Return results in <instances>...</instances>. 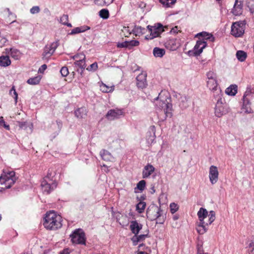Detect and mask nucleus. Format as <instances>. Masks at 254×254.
<instances>
[{
    "mask_svg": "<svg viewBox=\"0 0 254 254\" xmlns=\"http://www.w3.org/2000/svg\"><path fill=\"white\" fill-rule=\"evenodd\" d=\"M99 15L103 19H106L109 17V12L108 9H102L99 11Z\"/></svg>",
    "mask_w": 254,
    "mask_h": 254,
    "instance_id": "obj_38",
    "label": "nucleus"
},
{
    "mask_svg": "<svg viewBox=\"0 0 254 254\" xmlns=\"http://www.w3.org/2000/svg\"><path fill=\"white\" fill-rule=\"evenodd\" d=\"M59 45L58 41L54 42L50 45H46L42 54V59L43 60H48L54 53Z\"/></svg>",
    "mask_w": 254,
    "mask_h": 254,
    "instance_id": "obj_11",
    "label": "nucleus"
},
{
    "mask_svg": "<svg viewBox=\"0 0 254 254\" xmlns=\"http://www.w3.org/2000/svg\"><path fill=\"white\" fill-rule=\"evenodd\" d=\"M157 222L156 223L158 224H163L165 222V218L164 216L162 215L161 217L159 216L158 218L156 219Z\"/></svg>",
    "mask_w": 254,
    "mask_h": 254,
    "instance_id": "obj_54",
    "label": "nucleus"
},
{
    "mask_svg": "<svg viewBox=\"0 0 254 254\" xmlns=\"http://www.w3.org/2000/svg\"><path fill=\"white\" fill-rule=\"evenodd\" d=\"M146 215L151 221L156 220L159 216H162V210L156 205H150L147 208Z\"/></svg>",
    "mask_w": 254,
    "mask_h": 254,
    "instance_id": "obj_9",
    "label": "nucleus"
},
{
    "mask_svg": "<svg viewBox=\"0 0 254 254\" xmlns=\"http://www.w3.org/2000/svg\"><path fill=\"white\" fill-rule=\"evenodd\" d=\"M219 172L216 166L211 165L209 170V178L212 185L216 184L218 180Z\"/></svg>",
    "mask_w": 254,
    "mask_h": 254,
    "instance_id": "obj_13",
    "label": "nucleus"
},
{
    "mask_svg": "<svg viewBox=\"0 0 254 254\" xmlns=\"http://www.w3.org/2000/svg\"><path fill=\"white\" fill-rule=\"evenodd\" d=\"M68 16L66 14H64L60 18V22L64 25H66L69 27H71L72 25L71 23L68 22Z\"/></svg>",
    "mask_w": 254,
    "mask_h": 254,
    "instance_id": "obj_33",
    "label": "nucleus"
},
{
    "mask_svg": "<svg viewBox=\"0 0 254 254\" xmlns=\"http://www.w3.org/2000/svg\"><path fill=\"white\" fill-rule=\"evenodd\" d=\"M0 125L2 126L6 130H9L10 129L9 126L6 125L5 122L4 121V123H1Z\"/></svg>",
    "mask_w": 254,
    "mask_h": 254,
    "instance_id": "obj_58",
    "label": "nucleus"
},
{
    "mask_svg": "<svg viewBox=\"0 0 254 254\" xmlns=\"http://www.w3.org/2000/svg\"><path fill=\"white\" fill-rule=\"evenodd\" d=\"M157 101L156 105L159 108L162 109L166 117H171V111L172 105L171 103V99L168 93L163 94L161 93L156 98Z\"/></svg>",
    "mask_w": 254,
    "mask_h": 254,
    "instance_id": "obj_3",
    "label": "nucleus"
},
{
    "mask_svg": "<svg viewBox=\"0 0 254 254\" xmlns=\"http://www.w3.org/2000/svg\"><path fill=\"white\" fill-rule=\"evenodd\" d=\"M195 36L198 37L199 40L200 39L201 40H204L205 41L209 40L211 42H213L215 39L211 34L204 31L197 33Z\"/></svg>",
    "mask_w": 254,
    "mask_h": 254,
    "instance_id": "obj_20",
    "label": "nucleus"
},
{
    "mask_svg": "<svg viewBox=\"0 0 254 254\" xmlns=\"http://www.w3.org/2000/svg\"><path fill=\"white\" fill-rule=\"evenodd\" d=\"M249 254H254V240H253L249 246Z\"/></svg>",
    "mask_w": 254,
    "mask_h": 254,
    "instance_id": "obj_48",
    "label": "nucleus"
},
{
    "mask_svg": "<svg viewBox=\"0 0 254 254\" xmlns=\"http://www.w3.org/2000/svg\"><path fill=\"white\" fill-rule=\"evenodd\" d=\"M206 80H211L217 79L216 74L213 71H209L206 73Z\"/></svg>",
    "mask_w": 254,
    "mask_h": 254,
    "instance_id": "obj_37",
    "label": "nucleus"
},
{
    "mask_svg": "<svg viewBox=\"0 0 254 254\" xmlns=\"http://www.w3.org/2000/svg\"><path fill=\"white\" fill-rule=\"evenodd\" d=\"M145 181L144 180H141L137 183L136 189H138L140 191H142L144 190V188L145 187ZM135 189L136 188H135Z\"/></svg>",
    "mask_w": 254,
    "mask_h": 254,
    "instance_id": "obj_41",
    "label": "nucleus"
},
{
    "mask_svg": "<svg viewBox=\"0 0 254 254\" xmlns=\"http://www.w3.org/2000/svg\"><path fill=\"white\" fill-rule=\"evenodd\" d=\"M147 28L149 30L150 34L146 36V39L149 40L159 37L164 31L163 25L160 23H157L154 26L148 25Z\"/></svg>",
    "mask_w": 254,
    "mask_h": 254,
    "instance_id": "obj_8",
    "label": "nucleus"
},
{
    "mask_svg": "<svg viewBox=\"0 0 254 254\" xmlns=\"http://www.w3.org/2000/svg\"><path fill=\"white\" fill-rule=\"evenodd\" d=\"M5 52L16 60H18L20 57V51L14 48L6 49Z\"/></svg>",
    "mask_w": 254,
    "mask_h": 254,
    "instance_id": "obj_22",
    "label": "nucleus"
},
{
    "mask_svg": "<svg viewBox=\"0 0 254 254\" xmlns=\"http://www.w3.org/2000/svg\"><path fill=\"white\" fill-rule=\"evenodd\" d=\"M146 77L147 73L145 72H142L136 77V85L138 88L143 89L146 87Z\"/></svg>",
    "mask_w": 254,
    "mask_h": 254,
    "instance_id": "obj_15",
    "label": "nucleus"
},
{
    "mask_svg": "<svg viewBox=\"0 0 254 254\" xmlns=\"http://www.w3.org/2000/svg\"><path fill=\"white\" fill-rule=\"evenodd\" d=\"M12 91H13V94L14 95V98L15 104H16L17 102L18 94L15 89L14 86H13L11 88V90H10L9 93L10 94H12Z\"/></svg>",
    "mask_w": 254,
    "mask_h": 254,
    "instance_id": "obj_50",
    "label": "nucleus"
},
{
    "mask_svg": "<svg viewBox=\"0 0 254 254\" xmlns=\"http://www.w3.org/2000/svg\"><path fill=\"white\" fill-rule=\"evenodd\" d=\"M83 54H77V55H75L73 56H72L71 57L72 59H74V60H78L80 57L81 56V55H82Z\"/></svg>",
    "mask_w": 254,
    "mask_h": 254,
    "instance_id": "obj_60",
    "label": "nucleus"
},
{
    "mask_svg": "<svg viewBox=\"0 0 254 254\" xmlns=\"http://www.w3.org/2000/svg\"><path fill=\"white\" fill-rule=\"evenodd\" d=\"M243 1L241 0H235L232 12L235 15H240L243 12Z\"/></svg>",
    "mask_w": 254,
    "mask_h": 254,
    "instance_id": "obj_18",
    "label": "nucleus"
},
{
    "mask_svg": "<svg viewBox=\"0 0 254 254\" xmlns=\"http://www.w3.org/2000/svg\"><path fill=\"white\" fill-rule=\"evenodd\" d=\"M166 47L172 51H174L178 48L179 45L177 44L176 39H172L166 43Z\"/></svg>",
    "mask_w": 254,
    "mask_h": 254,
    "instance_id": "obj_25",
    "label": "nucleus"
},
{
    "mask_svg": "<svg viewBox=\"0 0 254 254\" xmlns=\"http://www.w3.org/2000/svg\"><path fill=\"white\" fill-rule=\"evenodd\" d=\"M155 168L150 164H147L142 171V178H147L154 172Z\"/></svg>",
    "mask_w": 254,
    "mask_h": 254,
    "instance_id": "obj_19",
    "label": "nucleus"
},
{
    "mask_svg": "<svg viewBox=\"0 0 254 254\" xmlns=\"http://www.w3.org/2000/svg\"><path fill=\"white\" fill-rule=\"evenodd\" d=\"M7 41V40L5 37L0 36V48L4 46Z\"/></svg>",
    "mask_w": 254,
    "mask_h": 254,
    "instance_id": "obj_52",
    "label": "nucleus"
},
{
    "mask_svg": "<svg viewBox=\"0 0 254 254\" xmlns=\"http://www.w3.org/2000/svg\"><path fill=\"white\" fill-rule=\"evenodd\" d=\"M225 92L227 94L231 96H234L237 92V86L231 85L226 88Z\"/></svg>",
    "mask_w": 254,
    "mask_h": 254,
    "instance_id": "obj_31",
    "label": "nucleus"
},
{
    "mask_svg": "<svg viewBox=\"0 0 254 254\" xmlns=\"http://www.w3.org/2000/svg\"><path fill=\"white\" fill-rule=\"evenodd\" d=\"M214 97L217 100L214 108V113L217 117L220 118L229 112V108L226 103L222 102V96H215Z\"/></svg>",
    "mask_w": 254,
    "mask_h": 254,
    "instance_id": "obj_5",
    "label": "nucleus"
},
{
    "mask_svg": "<svg viewBox=\"0 0 254 254\" xmlns=\"http://www.w3.org/2000/svg\"><path fill=\"white\" fill-rule=\"evenodd\" d=\"M40 9L39 6H34L30 9V11L31 13L34 14L39 13L40 12Z\"/></svg>",
    "mask_w": 254,
    "mask_h": 254,
    "instance_id": "obj_49",
    "label": "nucleus"
},
{
    "mask_svg": "<svg viewBox=\"0 0 254 254\" xmlns=\"http://www.w3.org/2000/svg\"><path fill=\"white\" fill-rule=\"evenodd\" d=\"M189 98L185 95L181 96L180 99V107L183 109H185L189 107Z\"/></svg>",
    "mask_w": 254,
    "mask_h": 254,
    "instance_id": "obj_26",
    "label": "nucleus"
},
{
    "mask_svg": "<svg viewBox=\"0 0 254 254\" xmlns=\"http://www.w3.org/2000/svg\"><path fill=\"white\" fill-rule=\"evenodd\" d=\"M60 72L63 77H66L69 73L68 68L66 66L62 67Z\"/></svg>",
    "mask_w": 254,
    "mask_h": 254,
    "instance_id": "obj_44",
    "label": "nucleus"
},
{
    "mask_svg": "<svg viewBox=\"0 0 254 254\" xmlns=\"http://www.w3.org/2000/svg\"><path fill=\"white\" fill-rule=\"evenodd\" d=\"M146 206V203L145 202L140 201L136 205V210L139 213H142Z\"/></svg>",
    "mask_w": 254,
    "mask_h": 254,
    "instance_id": "obj_40",
    "label": "nucleus"
},
{
    "mask_svg": "<svg viewBox=\"0 0 254 254\" xmlns=\"http://www.w3.org/2000/svg\"><path fill=\"white\" fill-rule=\"evenodd\" d=\"M117 46L119 48H128V45H127V41H125L121 43H118L117 45Z\"/></svg>",
    "mask_w": 254,
    "mask_h": 254,
    "instance_id": "obj_51",
    "label": "nucleus"
},
{
    "mask_svg": "<svg viewBox=\"0 0 254 254\" xmlns=\"http://www.w3.org/2000/svg\"><path fill=\"white\" fill-rule=\"evenodd\" d=\"M98 68L97 63L95 62L91 64L89 66L86 68V69L89 71H95Z\"/></svg>",
    "mask_w": 254,
    "mask_h": 254,
    "instance_id": "obj_43",
    "label": "nucleus"
},
{
    "mask_svg": "<svg viewBox=\"0 0 254 254\" xmlns=\"http://www.w3.org/2000/svg\"><path fill=\"white\" fill-rule=\"evenodd\" d=\"M51 177V174L48 173L41 184L43 191L47 194L54 190L57 186V183L52 180Z\"/></svg>",
    "mask_w": 254,
    "mask_h": 254,
    "instance_id": "obj_6",
    "label": "nucleus"
},
{
    "mask_svg": "<svg viewBox=\"0 0 254 254\" xmlns=\"http://www.w3.org/2000/svg\"><path fill=\"white\" fill-rule=\"evenodd\" d=\"M74 64L81 68L80 70L79 69H77V71L80 73L81 75H82L83 71L86 67L85 55H81L80 58L75 61Z\"/></svg>",
    "mask_w": 254,
    "mask_h": 254,
    "instance_id": "obj_17",
    "label": "nucleus"
},
{
    "mask_svg": "<svg viewBox=\"0 0 254 254\" xmlns=\"http://www.w3.org/2000/svg\"><path fill=\"white\" fill-rule=\"evenodd\" d=\"M139 42L137 40H131L127 41L128 48L131 49L133 47L137 46L139 45Z\"/></svg>",
    "mask_w": 254,
    "mask_h": 254,
    "instance_id": "obj_42",
    "label": "nucleus"
},
{
    "mask_svg": "<svg viewBox=\"0 0 254 254\" xmlns=\"http://www.w3.org/2000/svg\"><path fill=\"white\" fill-rule=\"evenodd\" d=\"M114 89V87L113 86H109L104 83H102V85L100 86V90L103 92L109 93L113 91Z\"/></svg>",
    "mask_w": 254,
    "mask_h": 254,
    "instance_id": "obj_35",
    "label": "nucleus"
},
{
    "mask_svg": "<svg viewBox=\"0 0 254 254\" xmlns=\"http://www.w3.org/2000/svg\"><path fill=\"white\" fill-rule=\"evenodd\" d=\"M18 125L20 129H26L28 127L27 123L26 122H17Z\"/></svg>",
    "mask_w": 254,
    "mask_h": 254,
    "instance_id": "obj_47",
    "label": "nucleus"
},
{
    "mask_svg": "<svg viewBox=\"0 0 254 254\" xmlns=\"http://www.w3.org/2000/svg\"><path fill=\"white\" fill-rule=\"evenodd\" d=\"M207 87L213 93V96H222L220 88L218 86L217 79L206 80Z\"/></svg>",
    "mask_w": 254,
    "mask_h": 254,
    "instance_id": "obj_12",
    "label": "nucleus"
},
{
    "mask_svg": "<svg viewBox=\"0 0 254 254\" xmlns=\"http://www.w3.org/2000/svg\"><path fill=\"white\" fill-rule=\"evenodd\" d=\"M236 57L239 61L243 62L247 58V54L244 51H238L236 53Z\"/></svg>",
    "mask_w": 254,
    "mask_h": 254,
    "instance_id": "obj_34",
    "label": "nucleus"
},
{
    "mask_svg": "<svg viewBox=\"0 0 254 254\" xmlns=\"http://www.w3.org/2000/svg\"><path fill=\"white\" fill-rule=\"evenodd\" d=\"M188 55L189 56H195V52H194V49L193 50H190L189 52H188Z\"/></svg>",
    "mask_w": 254,
    "mask_h": 254,
    "instance_id": "obj_61",
    "label": "nucleus"
},
{
    "mask_svg": "<svg viewBox=\"0 0 254 254\" xmlns=\"http://www.w3.org/2000/svg\"><path fill=\"white\" fill-rule=\"evenodd\" d=\"M71 252V251L69 249L66 248L64 249L63 251L61 252L60 254H69Z\"/></svg>",
    "mask_w": 254,
    "mask_h": 254,
    "instance_id": "obj_55",
    "label": "nucleus"
},
{
    "mask_svg": "<svg viewBox=\"0 0 254 254\" xmlns=\"http://www.w3.org/2000/svg\"><path fill=\"white\" fill-rule=\"evenodd\" d=\"M100 155L105 161L113 162L115 160V158L107 150L104 149L101 150L100 151Z\"/></svg>",
    "mask_w": 254,
    "mask_h": 254,
    "instance_id": "obj_23",
    "label": "nucleus"
},
{
    "mask_svg": "<svg viewBox=\"0 0 254 254\" xmlns=\"http://www.w3.org/2000/svg\"><path fill=\"white\" fill-rule=\"evenodd\" d=\"M71 242L75 244L85 245V233L81 229L75 230L70 235Z\"/></svg>",
    "mask_w": 254,
    "mask_h": 254,
    "instance_id": "obj_7",
    "label": "nucleus"
},
{
    "mask_svg": "<svg viewBox=\"0 0 254 254\" xmlns=\"http://www.w3.org/2000/svg\"><path fill=\"white\" fill-rule=\"evenodd\" d=\"M199 222L197 223L196 230L197 232L202 235L208 230V226L215 219V212L211 210L208 212L205 208L201 207L197 213Z\"/></svg>",
    "mask_w": 254,
    "mask_h": 254,
    "instance_id": "obj_1",
    "label": "nucleus"
},
{
    "mask_svg": "<svg viewBox=\"0 0 254 254\" xmlns=\"http://www.w3.org/2000/svg\"><path fill=\"white\" fill-rule=\"evenodd\" d=\"M176 1V0H160V2L166 7H170L172 5L174 4Z\"/></svg>",
    "mask_w": 254,
    "mask_h": 254,
    "instance_id": "obj_39",
    "label": "nucleus"
},
{
    "mask_svg": "<svg viewBox=\"0 0 254 254\" xmlns=\"http://www.w3.org/2000/svg\"><path fill=\"white\" fill-rule=\"evenodd\" d=\"M245 23L244 21L234 23L231 26V34L236 37L241 36L244 33Z\"/></svg>",
    "mask_w": 254,
    "mask_h": 254,
    "instance_id": "obj_10",
    "label": "nucleus"
},
{
    "mask_svg": "<svg viewBox=\"0 0 254 254\" xmlns=\"http://www.w3.org/2000/svg\"><path fill=\"white\" fill-rule=\"evenodd\" d=\"M47 65L45 64H43L39 69V72H43L47 68Z\"/></svg>",
    "mask_w": 254,
    "mask_h": 254,
    "instance_id": "obj_57",
    "label": "nucleus"
},
{
    "mask_svg": "<svg viewBox=\"0 0 254 254\" xmlns=\"http://www.w3.org/2000/svg\"><path fill=\"white\" fill-rule=\"evenodd\" d=\"M142 29H143L141 27H139V26L135 28V31L138 33H142Z\"/></svg>",
    "mask_w": 254,
    "mask_h": 254,
    "instance_id": "obj_59",
    "label": "nucleus"
},
{
    "mask_svg": "<svg viewBox=\"0 0 254 254\" xmlns=\"http://www.w3.org/2000/svg\"><path fill=\"white\" fill-rule=\"evenodd\" d=\"M137 237L138 238L139 241L141 242L143 241L145 239V238L147 237V235L142 234L140 235H137Z\"/></svg>",
    "mask_w": 254,
    "mask_h": 254,
    "instance_id": "obj_56",
    "label": "nucleus"
},
{
    "mask_svg": "<svg viewBox=\"0 0 254 254\" xmlns=\"http://www.w3.org/2000/svg\"><path fill=\"white\" fill-rule=\"evenodd\" d=\"M87 111L85 107H81L74 111L75 117L78 119L84 118L87 116Z\"/></svg>",
    "mask_w": 254,
    "mask_h": 254,
    "instance_id": "obj_24",
    "label": "nucleus"
},
{
    "mask_svg": "<svg viewBox=\"0 0 254 254\" xmlns=\"http://www.w3.org/2000/svg\"><path fill=\"white\" fill-rule=\"evenodd\" d=\"M123 115V111L122 110L115 109L110 110L107 113L106 118L110 121L114 120L119 119L121 116Z\"/></svg>",
    "mask_w": 254,
    "mask_h": 254,
    "instance_id": "obj_14",
    "label": "nucleus"
},
{
    "mask_svg": "<svg viewBox=\"0 0 254 254\" xmlns=\"http://www.w3.org/2000/svg\"><path fill=\"white\" fill-rule=\"evenodd\" d=\"M16 180L14 171L3 172L0 177V191L10 188Z\"/></svg>",
    "mask_w": 254,
    "mask_h": 254,
    "instance_id": "obj_4",
    "label": "nucleus"
},
{
    "mask_svg": "<svg viewBox=\"0 0 254 254\" xmlns=\"http://www.w3.org/2000/svg\"><path fill=\"white\" fill-rule=\"evenodd\" d=\"M114 0H95V3L100 6L108 5L113 2Z\"/></svg>",
    "mask_w": 254,
    "mask_h": 254,
    "instance_id": "obj_36",
    "label": "nucleus"
},
{
    "mask_svg": "<svg viewBox=\"0 0 254 254\" xmlns=\"http://www.w3.org/2000/svg\"><path fill=\"white\" fill-rule=\"evenodd\" d=\"M62 217L60 215L51 211L46 213L43 225L47 229L56 230L62 227Z\"/></svg>",
    "mask_w": 254,
    "mask_h": 254,
    "instance_id": "obj_2",
    "label": "nucleus"
},
{
    "mask_svg": "<svg viewBox=\"0 0 254 254\" xmlns=\"http://www.w3.org/2000/svg\"><path fill=\"white\" fill-rule=\"evenodd\" d=\"M206 46V41L198 40L193 48L195 56H199Z\"/></svg>",
    "mask_w": 254,
    "mask_h": 254,
    "instance_id": "obj_16",
    "label": "nucleus"
},
{
    "mask_svg": "<svg viewBox=\"0 0 254 254\" xmlns=\"http://www.w3.org/2000/svg\"><path fill=\"white\" fill-rule=\"evenodd\" d=\"M246 109V112L248 113H251L252 112V109L251 108V106H250V107L249 106H247V107H243Z\"/></svg>",
    "mask_w": 254,
    "mask_h": 254,
    "instance_id": "obj_62",
    "label": "nucleus"
},
{
    "mask_svg": "<svg viewBox=\"0 0 254 254\" xmlns=\"http://www.w3.org/2000/svg\"><path fill=\"white\" fill-rule=\"evenodd\" d=\"M131 240L133 242V245L134 246L136 245L137 243L140 242L137 235H135L132 238Z\"/></svg>",
    "mask_w": 254,
    "mask_h": 254,
    "instance_id": "obj_53",
    "label": "nucleus"
},
{
    "mask_svg": "<svg viewBox=\"0 0 254 254\" xmlns=\"http://www.w3.org/2000/svg\"><path fill=\"white\" fill-rule=\"evenodd\" d=\"M142 225L139 224L136 221H132L130 223V229L132 233L137 235L142 229Z\"/></svg>",
    "mask_w": 254,
    "mask_h": 254,
    "instance_id": "obj_21",
    "label": "nucleus"
},
{
    "mask_svg": "<svg viewBox=\"0 0 254 254\" xmlns=\"http://www.w3.org/2000/svg\"><path fill=\"white\" fill-rule=\"evenodd\" d=\"M153 54L156 58H162L165 54V50L162 48L155 47L153 49Z\"/></svg>",
    "mask_w": 254,
    "mask_h": 254,
    "instance_id": "obj_29",
    "label": "nucleus"
},
{
    "mask_svg": "<svg viewBox=\"0 0 254 254\" xmlns=\"http://www.w3.org/2000/svg\"><path fill=\"white\" fill-rule=\"evenodd\" d=\"M1 123H4V120H3V117L0 116V125Z\"/></svg>",
    "mask_w": 254,
    "mask_h": 254,
    "instance_id": "obj_64",
    "label": "nucleus"
},
{
    "mask_svg": "<svg viewBox=\"0 0 254 254\" xmlns=\"http://www.w3.org/2000/svg\"><path fill=\"white\" fill-rule=\"evenodd\" d=\"M252 95L250 92H246L243 96V107L251 106L250 100Z\"/></svg>",
    "mask_w": 254,
    "mask_h": 254,
    "instance_id": "obj_30",
    "label": "nucleus"
},
{
    "mask_svg": "<svg viewBox=\"0 0 254 254\" xmlns=\"http://www.w3.org/2000/svg\"><path fill=\"white\" fill-rule=\"evenodd\" d=\"M170 211L172 213H175L178 210L177 204L175 203H171L170 205Z\"/></svg>",
    "mask_w": 254,
    "mask_h": 254,
    "instance_id": "obj_46",
    "label": "nucleus"
},
{
    "mask_svg": "<svg viewBox=\"0 0 254 254\" xmlns=\"http://www.w3.org/2000/svg\"><path fill=\"white\" fill-rule=\"evenodd\" d=\"M90 29V27L87 26H83L80 27H77L73 28L69 33L70 35H74L78 34L81 32L86 31L87 30Z\"/></svg>",
    "mask_w": 254,
    "mask_h": 254,
    "instance_id": "obj_28",
    "label": "nucleus"
},
{
    "mask_svg": "<svg viewBox=\"0 0 254 254\" xmlns=\"http://www.w3.org/2000/svg\"><path fill=\"white\" fill-rule=\"evenodd\" d=\"M11 64V61L8 56H1L0 57V66L6 67Z\"/></svg>",
    "mask_w": 254,
    "mask_h": 254,
    "instance_id": "obj_27",
    "label": "nucleus"
},
{
    "mask_svg": "<svg viewBox=\"0 0 254 254\" xmlns=\"http://www.w3.org/2000/svg\"><path fill=\"white\" fill-rule=\"evenodd\" d=\"M247 5L251 12L252 13L254 12V0H249Z\"/></svg>",
    "mask_w": 254,
    "mask_h": 254,
    "instance_id": "obj_45",
    "label": "nucleus"
},
{
    "mask_svg": "<svg viewBox=\"0 0 254 254\" xmlns=\"http://www.w3.org/2000/svg\"><path fill=\"white\" fill-rule=\"evenodd\" d=\"M41 79V78L40 76H37L34 77L30 78L27 80V82L29 84L36 85L39 83Z\"/></svg>",
    "mask_w": 254,
    "mask_h": 254,
    "instance_id": "obj_32",
    "label": "nucleus"
},
{
    "mask_svg": "<svg viewBox=\"0 0 254 254\" xmlns=\"http://www.w3.org/2000/svg\"><path fill=\"white\" fill-rule=\"evenodd\" d=\"M57 125L59 127H61L62 126V123L61 121H57Z\"/></svg>",
    "mask_w": 254,
    "mask_h": 254,
    "instance_id": "obj_63",
    "label": "nucleus"
}]
</instances>
